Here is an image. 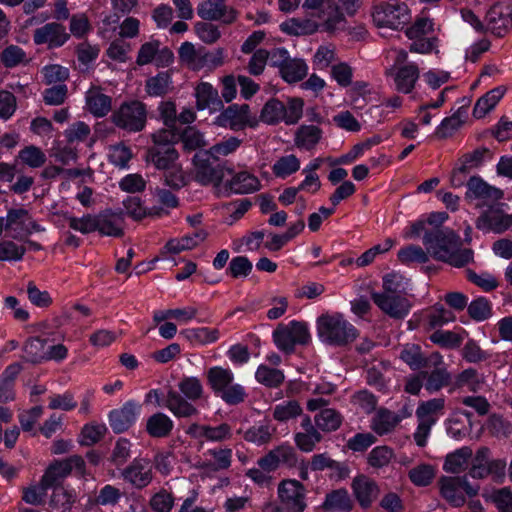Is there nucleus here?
<instances>
[{"label":"nucleus","instance_id":"43","mask_svg":"<svg viewBox=\"0 0 512 512\" xmlns=\"http://www.w3.org/2000/svg\"><path fill=\"white\" fill-rule=\"evenodd\" d=\"M75 502L76 494L73 491L67 490L63 486L53 488L50 504L54 509L60 512H68Z\"/></svg>","mask_w":512,"mask_h":512},{"label":"nucleus","instance_id":"29","mask_svg":"<svg viewBox=\"0 0 512 512\" xmlns=\"http://www.w3.org/2000/svg\"><path fill=\"white\" fill-rule=\"evenodd\" d=\"M225 187L235 194H249L260 190L261 183L255 175L240 171L226 182Z\"/></svg>","mask_w":512,"mask_h":512},{"label":"nucleus","instance_id":"30","mask_svg":"<svg viewBox=\"0 0 512 512\" xmlns=\"http://www.w3.org/2000/svg\"><path fill=\"white\" fill-rule=\"evenodd\" d=\"M179 153L176 148H147L145 160L158 170H164L176 164Z\"/></svg>","mask_w":512,"mask_h":512},{"label":"nucleus","instance_id":"47","mask_svg":"<svg viewBox=\"0 0 512 512\" xmlns=\"http://www.w3.org/2000/svg\"><path fill=\"white\" fill-rule=\"evenodd\" d=\"M256 380L267 387L277 388L285 379L283 372L267 365H260L255 373Z\"/></svg>","mask_w":512,"mask_h":512},{"label":"nucleus","instance_id":"2","mask_svg":"<svg viewBox=\"0 0 512 512\" xmlns=\"http://www.w3.org/2000/svg\"><path fill=\"white\" fill-rule=\"evenodd\" d=\"M182 396L175 390L167 392L164 406L177 418H191L199 414L190 401H196L203 395V385L197 377H185L178 383Z\"/></svg>","mask_w":512,"mask_h":512},{"label":"nucleus","instance_id":"45","mask_svg":"<svg viewBox=\"0 0 512 512\" xmlns=\"http://www.w3.org/2000/svg\"><path fill=\"white\" fill-rule=\"evenodd\" d=\"M171 75L168 71L160 72L146 81L145 89L150 96H164L171 90Z\"/></svg>","mask_w":512,"mask_h":512},{"label":"nucleus","instance_id":"25","mask_svg":"<svg viewBox=\"0 0 512 512\" xmlns=\"http://www.w3.org/2000/svg\"><path fill=\"white\" fill-rule=\"evenodd\" d=\"M139 406L133 402H126L121 408L115 409L109 414V423L115 433L128 430L136 420Z\"/></svg>","mask_w":512,"mask_h":512},{"label":"nucleus","instance_id":"20","mask_svg":"<svg viewBox=\"0 0 512 512\" xmlns=\"http://www.w3.org/2000/svg\"><path fill=\"white\" fill-rule=\"evenodd\" d=\"M125 481L138 489L148 486L152 479V466L145 458H135L121 473Z\"/></svg>","mask_w":512,"mask_h":512},{"label":"nucleus","instance_id":"59","mask_svg":"<svg viewBox=\"0 0 512 512\" xmlns=\"http://www.w3.org/2000/svg\"><path fill=\"white\" fill-rule=\"evenodd\" d=\"M429 253L420 246L409 245L398 252L399 260L404 264L412 262L426 263L429 260Z\"/></svg>","mask_w":512,"mask_h":512},{"label":"nucleus","instance_id":"51","mask_svg":"<svg viewBox=\"0 0 512 512\" xmlns=\"http://www.w3.org/2000/svg\"><path fill=\"white\" fill-rule=\"evenodd\" d=\"M323 439V435L319 430L296 432L294 435V442L296 447L305 453L312 452L316 445Z\"/></svg>","mask_w":512,"mask_h":512},{"label":"nucleus","instance_id":"19","mask_svg":"<svg viewBox=\"0 0 512 512\" xmlns=\"http://www.w3.org/2000/svg\"><path fill=\"white\" fill-rule=\"evenodd\" d=\"M32 217L28 210L11 209L8 211L5 230L15 239L25 240L30 236Z\"/></svg>","mask_w":512,"mask_h":512},{"label":"nucleus","instance_id":"58","mask_svg":"<svg viewBox=\"0 0 512 512\" xmlns=\"http://www.w3.org/2000/svg\"><path fill=\"white\" fill-rule=\"evenodd\" d=\"M0 60L6 68L15 67L24 61L28 62L26 52L17 45H9L0 54Z\"/></svg>","mask_w":512,"mask_h":512},{"label":"nucleus","instance_id":"56","mask_svg":"<svg viewBox=\"0 0 512 512\" xmlns=\"http://www.w3.org/2000/svg\"><path fill=\"white\" fill-rule=\"evenodd\" d=\"M469 316L475 321H484L491 317V303L485 297L473 300L467 307Z\"/></svg>","mask_w":512,"mask_h":512},{"label":"nucleus","instance_id":"28","mask_svg":"<svg viewBox=\"0 0 512 512\" xmlns=\"http://www.w3.org/2000/svg\"><path fill=\"white\" fill-rule=\"evenodd\" d=\"M325 512H351L354 502L345 488L335 489L327 493L321 506Z\"/></svg>","mask_w":512,"mask_h":512},{"label":"nucleus","instance_id":"37","mask_svg":"<svg viewBox=\"0 0 512 512\" xmlns=\"http://www.w3.org/2000/svg\"><path fill=\"white\" fill-rule=\"evenodd\" d=\"M342 421V415L332 408L321 409L314 417L316 427L323 432H334L338 430Z\"/></svg>","mask_w":512,"mask_h":512},{"label":"nucleus","instance_id":"55","mask_svg":"<svg viewBox=\"0 0 512 512\" xmlns=\"http://www.w3.org/2000/svg\"><path fill=\"white\" fill-rule=\"evenodd\" d=\"M152 146L149 148H175L174 145L179 140L178 134L173 128L160 129L151 135Z\"/></svg>","mask_w":512,"mask_h":512},{"label":"nucleus","instance_id":"16","mask_svg":"<svg viewBox=\"0 0 512 512\" xmlns=\"http://www.w3.org/2000/svg\"><path fill=\"white\" fill-rule=\"evenodd\" d=\"M486 27L497 37H503L512 28V7L495 4L486 14Z\"/></svg>","mask_w":512,"mask_h":512},{"label":"nucleus","instance_id":"33","mask_svg":"<svg viewBox=\"0 0 512 512\" xmlns=\"http://www.w3.org/2000/svg\"><path fill=\"white\" fill-rule=\"evenodd\" d=\"M207 232L203 229L197 230L192 235L184 236L180 239H171L164 246L162 253L178 254L184 250H190L202 243L206 237Z\"/></svg>","mask_w":512,"mask_h":512},{"label":"nucleus","instance_id":"62","mask_svg":"<svg viewBox=\"0 0 512 512\" xmlns=\"http://www.w3.org/2000/svg\"><path fill=\"white\" fill-rule=\"evenodd\" d=\"M242 143V140L237 137H229L207 150L215 161H218L220 156H227L236 151Z\"/></svg>","mask_w":512,"mask_h":512},{"label":"nucleus","instance_id":"23","mask_svg":"<svg viewBox=\"0 0 512 512\" xmlns=\"http://www.w3.org/2000/svg\"><path fill=\"white\" fill-rule=\"evenodd\" d=\"M351 488L359 505L366 509L379 494L377 483L366 475H358L352 481Z\"/></svg>","mask_w":512,"mask_h":512},{"label":"nucleus","instance_id":"61","mask_svg":"<svg viewBox=\"0 0 512 512\" xmlns=\"http://www.w3.org/2000/svg\"><path fill=\"white\" fill-rule=\"evenodd\" d=\"M271 58L272 50L258 49L255 51L248 63L249 73L255 76L260 75L264 71L267 63L271 66Z\"/></svg>","mask_w":512,"mask_h":512},{"label":"nucleus","instance_id":"14","mask_svg":"<svg viewBox=\"0 0 512 512\" xmlns=\"http://www.w3.org/2000/svg\"><path fill=\"white\" fill-rule=\"evenodd\" d=\"M488 206L475 222L477 229L500 234L512 226V214H506L499 204Z\"/></svg>","mask_w":512,"mask_h":512},{"label":"nucleus","instance_id":"8","mask_svg":"<svg viewBox=\"0 0 512 512\" xmlns=\"http://www.w3.org/2000/svg\"><path fill=\"white\" fill-rule=\"evenodd\" d=\"M440 495L453 507H462L466 497H474L479 486L469 483L467 476H443L438 481Z\"/></svg>","mask_w":512,"mask_h":512},{"label":"nucleus","instance_id":"40","mask_svg":"<svg viewBox=\"0 0 512 512\" xmlns=\"http://www.w3.org/2000/svg\"><path fill=\"white\" fill-rule=\"evenodd\" d=\"M421 375L426 379L424 386L430 393L437 392L443 387L448 386L452 380L451 374L444 367H435L431 373L421 372Z\"/></svg>","mask_w":512,"mask_h":512},{"label":"nucleus","instance_id":"54","mask_svg":"<svg viewBox=\"0 0 512 512\" xmlns=\"http://www.w3.org/2000/svg\"><path fill=\"white\" fill-rule=\"evenodd\" d=\"M106 431L105 425L87 424L81 430L79 443L83 446L94 445L105 436Z\"/></svg>","mask_w":512,"mask_h":512},{"label":"nucleus","instance_id":"57","mask_svg":"<svg viewBox=\"0 0 512 512\" xmlns=\"http://www.w3.org/2000/svg\"><path fill=\"white\" fill-rule=\"evenodd\" d=\"M393 456L394 452L390 447L377 446L368 454L367 462L373 468H382L391 462Z\"/></svg>","mask_w":512,"mask_h":512},{"label":"nucleus","instance_id":"26","mask_svg":"<svg viewBox=\"0 0 512 512\" xmlns=\"http://www.w3.org/2000/svg\"><path fill=\"white\" fill-rule=\"evenodd\" d=\"M86 109L95 117L106 116L112 110V98L102 92L100 86L92 85L85 93Z\"/></svg>","mask_w":512,"mask_h":512},{"label":"nucleus","instance_id":"7","mask_svg":"<svg viewBox=\"0 0 512 512\" xmlns=\"http://www.w3.org/2000/svg\"><path fill=\"white\" fill-rule=\"evenodd\" d=\"M372 17L377 27L393 30L402 29L410 20L408 6L399 0L383 1L374 5Z\"/></svg>","mask_w":512,"mask_h":512},{"label":"nucleus","instance_id":"3","mask_svg":"<svg viewBox=\"0 0 512 512\" xmlns=\"http://www.w3.org/2000/svg\"><path fill=\"white\" fill-rule=\"evenodd\" d=\"M207 383L216 396L230 406L245 402L248 394L243 385L234 382V373L228 368L214 366L206 372Z\"/></svg>","mask_w":512,"mask_h":512},{"label":"nucleus","instance_id":"10","mask_svg":"<svg viewBox=\"0 0 512 512\" xmlns=\"http://www.w3.org/2000/svg\"><path fill=\"white\" fill-rule=\"evenodd\" d=\"M310 334L305 322L291 321L288 324H279L273 331V340L276 346L291 353L296 344L305 345L309 342Z\"/></svg>","mask_w":512,"mask_h":512},{"label":"nucleus","instance_id":"63","mask_svg":"<svg viewBox=\"0 0 512 512\" xmlns=\"http://www.w3.org/2000/svg\"><path fill=\"white\" fill-rule=\"evenodd\" d=\"M164 184L172 189H180L186 185L185 176L181 165L177 162L169 168L163 170Z\"/></svg>","mask_w":512,"mask_h":512},{"label":"nucleus","instance_id":"46","mask_svg":"<svg viewBox=\"0 0 512 512\" xmlns=\"http://www.w3.org/2000/svg\"><path fill=\"white\" fill-rule=\"evenodd\" d=\"M217 124L229 127L231 130H241L247 126V122L243 119L238 111V105L233 104L227 107L216 119Z\"/></svg>","mask_w":512,"mask_h":512},{"label":"nucleus","instance_id":"48","mask_svg":"<svg viewBox=\"0 0 512 512\" xmlns=\"http://www.w3.org/2000/svg\"><path fill=\"white\" fill-rule=\"evenodd\" d=\"M490 462V450L487 447H480L473 459L469 475L474 479H483L487 477V466Z\"/></svg>","mask_w":512,"mask_h":512},{"label":"nucleus","instance_id":"31","mask_svg":"<svg viewBox=\"0 0 512 512\" xmlns=\"http://www.w3.org/2000/svg\"><path fill=\"white\" fill-rule=\"evenodd\" d=\"M402 418L388 409L381 408L371 420V429L380 436L388 434L398 426Z\"/></svg>","mask_w":512,"mask_h":512},{"label":"nucleus","instance_id":"1","mask_svg":"<svg viewBox=\"0 0 512 512\" xmlns=\"http://www.w3.org/2000/svg\"><path fill=\"white\" fill-rule=\"evenodd\" d=\"M423 244L435 260L456 268L465 267L474 260V252L468 248H461V238L450 229L436 228L426 232Z\"/></svg>","mask_w":512,"mask_h":512},{"label":"nucleus","instance_id":"11","mask_svg":"<svg viewBox=\"0 0 512 512\" xmlns=\"http://www.w3.org/2000/svg\"><path fill=\"white\" fill-rule=\"evenodd\" d=\"M195 180L201 185L214 184L219 186L224 178V171L233 174V169L225 168L217 163L208 151L198 153L194 156Z\"/></svg>","mask_w":512,"mask_h":512},{"label":"nucleus","instance_id":"9","mask_svg":"<svg viewBox=\"0 0 512 512\" xmlns=\"http://www.w3.org/2000/svg\"><path fill=\"white\" fill-rule=\"evenodd\" d=\"M271 66L278 69L281 78L289 84L303 80L308 74L304 59L292 58L285 48H273Z\"/></svg>","mask_w":512,"mask_h":512},{"label":"nucleus","instance_id":"50","mask_svg":"<svg viewBox=\"0 0 512 512\" xmlns=\"http://www.w3.org/2000/svg\"><path fill=\"white\" fill-rule=\"evenodd\" d=\"M184 149L193 151L203 148L207 145L204 134L194 126H187L179 135Z\"/></svg>","mask_w":512,"mask_h":512},{"label":"nucleus","instance_id":"53","mask_svg":"<svg viewBox=\"0 0 512 512\" xmlns=\"http://www.w3.org/2000/svg\"><path fill=\"white\" fill-rule=\"evenodd\" d=\"M482 384L483 380L479 377L477 370L474 368L463 370L457 375L454 382L455 388L467 387L471 392H477Z\"/></svg>","mask_w":512,"mask_h":512},{"label":"nucleus","instance_id":"36","mask_svg":"<svg viewBox=\"0 0 512 512\" xmlns=\"http://www.w3.org/2000/svg\"><path fill=\"white\" fill-rule=\"evenodd\" d=\"M472 450L469 447H462L446 456L443 469L452 474H459L467 467L472 457Z\"/></svg>","mask_w":512,"mask_h":512},{"label":"nucleus","instance_id":"60","mask_svg":"<svg viewBox=\"0 0 512 512\" xmlns=\"http://www.w3.org/2000/svg\"><path fill=\"white\" fill-rule=\"evenodd\" d=\"M435 476L434 468L428 464L418 465L409 471V478L417 486H427Z\"/></svg>","mask_w":512,"mask_h":512},{"label":"nucleus","instance_id":"17","mask_svg":"<svg viewBox=\"0 0 512 512\" xmlns=\"http://www.w3.org/2000/svg\"><path fill=\"white\" fill-rule=\"evenodd\" d=\"M378 308L394 319L405 318L411 309V302L403 295H371Z\"/></svg>","mask_w":512,"mask_h":512},{"label":"nucleus","instance_id":"15","mask_svg":"<svg viewBox=\"0 0 512 512\" xmlns=\"http://www.w3.org/2000/svg\"><path fill=\"white\" fill-rule=\"evenodd\" d=\"M503 197V192L489 184L481 177L472 176L467 181L465 198L468 201L479 200L480 205H490Z\"/></svg>","mask_w":512,"mask_h":512},{"label":"nucleus","instance_id":"18","mask_svg":"<svg viewBox=\"0 0 512 512\" xmlns=\"http://www.w3.org/2000/svg\"><path fill=\"white\" fill-rule=\"evenodd\" d=\"M200 18L207 21L221 20L231 24L236 20V11L224 4V0H204L197 8Z\"/></svg>","mask_w":512,"mask_h":512},{"label":"nucleus","instance_id":"24","mask_svg":"<svg viewBox=\"0 0 512 512\" xmlns=\"http://www.w3.org/2000/svg\"><path fill=\"white\" fill-rule=\"evenodd\" d=\"M69 39L65 27L59 23H47L34 31V42L48 44L49 48L62 46Z\"/></svg>","mask_w":512,"mask_h":512},{"label":"nucleus","instance_id":"22","mask_svg":"<svg viewBox=\"0 0 512 512\" xmlns=\"http://www.w3.org/2000/svg\"><path fill=\"white\" fill-rule=\"evenodd\" d=\"M97 230L101 235L122 237L124 235V215L122 212L105 210L96 215Z\"/></svg>","mask_w":512,"mask_h":512},{"label":"nucleus","instance_id":"12","mask_svg":"<svg viewBox=\"0 0 512 512\" xmlns=\"http://www.w3.org/2000/svg\"><path fill=\"white\" fill-rule=\"evenodd\" d=\"M85 462L81 456L73 455L63 460H55L46 469L41 478V489L61 486L73 468L83 471Z\"/></svg>","mask_w":512,"mask_h":512},{"label":"nucleus","instance_id":"39","mask_svg":"<svg viewBox=\"0 0 512 512\" xmlns=\"http://www.w3.org/2000/svg\"><path fill=\"white\" fill-rule=\"evenodd\" d=\"M322 130L314 125H302L295 134V145L307 150L313 149L320 141Z\"/></svg>","mask_w":512,"mask_h":512},{"label":"nucleus","instance_id":"35","mask_svg":"<svg viewBox=\"0 0 512 512\" xmlns=\"http://www.w3.org/2000/svg\"><path fill=\"white\" fill-rule=\"evenodd\" d=\"M180 334L190 343L197 345H208L215 343L220 338L218 328L195 327L183 329Z\"/></svg>","mask_w":512,"mask_h":512},{"label":"nucleus","instance_id":"27","mask_svg":"<svg viewBox=\"0 0 512 512\" xmlns=\"http://www.w3.org/2000/svg\"><path fill=\"white\" fill-rule=\"evenodd\" d=\"M195 96L198 110L208 108L211 111H218L223 107L218 91L210 83H199L195 89Z\"/></svg>","mask_w":512,"mask_h":512},{"label":"nucleus","instance_id":"64","mask_svg":"<svg viewBox=\"0 0 512 512\" xmlns=\"http://www.w3.org/2000/svg\"><path fill=\"white\" fill-rule=\"evenodd\" d=\"M173 505V496L164 489L154 494L150 499V506L154 512H170Z\"/></svg>","mask_w":512,"mask_h":512},{"label":"nucleus","instance_id":"49","mask_svg":"<svg viewBox=\"0 0 512 512\" xmlns=\"http://www.w3.org/2000/svg\"><path fill=\"white\" fill-rule=\"evenodd\" d=\"M302 412L303 409L298 401L289 400L275 406L273 417L279 422H286L301 416Z\"/></svg>","mask_w":512,"mask_h":512},{"label":"nucleus","instance_id":"42","mask_svg":"<svg viewBox=\"0 0 512 512\" xmlns=\"http://www.w3.org/2000/svg\"><path fill=\"white\" fill-rule=\"evenodd\" d=\"M503 95L504 90L501 87L492 89L491 91L487 92L484 96L477 100L473 109V116L478 119L483 118L496 106Z\"/></svg>","mask_w":512,"mask_h":512},{"label":"nucleus","instance_id":"5","mask_svg":"<svg viewBox=\"0 0 512 512\" xmlns=\"http://www.w3.org/2000/svg\"><path fill=\"white\" fill-rule=\"evenodd\" d=\"M180 60L191 70L198 71L203 68L214 70L224 63V50L217 48L209 51L205 47L196 48L190 42H184L179 48Z\"/></svg>","mask_w":512,"mask_h":512},{"label":"nucleus","instance_id":"41","mask_svg":"<svg viewBox=\"0 0 512 512\" xmlns=\"http://www.w3.org/2000/svg\"><path fill=\"white\" fill-rule=\"evenodd\" d=\"M383 291L372 292L371 295H403L406 294L408 280L399 273H389L383 277Z\"/></svg>","mask_w":512,"mask_h":512},{"label":"nucleus","instance_id":"4","mask_svg":"<svg viewBox=\"0 0 512 512\" xmlns=\"http://www.w3.org/2000/svg\"><path fill=\"white\" fill-rule=\"evenodd\" d=\"M317 333L322 342L334 346L347 345L358 336L357 329L340 313H327L319 316Z\"/></svg>","mask_w":512,"mask_h":512},{"label":"nucleus","instance_id":"21","mask_svg":"<svg viewBox=\"0 0 512 512\" xmlns=\"http://www.w3.org/2000/svg\"><path fill=\"white\" fill-rule=\"evenodd\" d=\"M186 433L194 439H205L212 442H221L232 436L231 427L227 423H221L215 427L193 423L188 427Z\"/></svg>","mask_w":512,"mask_h":512},{"label":"nucleus","instance_id":"38","mask_svg":"<svg viewBox=\"0 0 512 512\" xmlns=\"http://www.w3.org/2000/svg\"><path fill=\"white\" fill-rule=\"evenodd\" d=\"M419 77V70L415 64H408L401 68L396 73L395 83L399 92L408 94L410 93Z\"/></svg>","mask_w":512,"mask_h":512},{"label":"nucleus","instance_id":"13","mask_svg":"<svg viewBox=\"0 0 512 512\" xmlns=\"http://www.w3.org/2000/svg\"><path fill=\"white\" fill-rule=\"evenodd\" d=\"M304 485L297 480H283L278 485V497L291 512H303L306 508Z\"/></svg>","mask_w":512,"mask_h":512},{"label":"nucleus","instance_id":"6","mask_svg":"<svg viewBox=\"0 0 512 512\" xmlns=\"http://www.w3.org/2000/svg\"><path fill=\"white\" fill-rule=\"evenodd\" d=\"M111 122L129 133L141 132L147 124L146 105L139 100L125 101L113 111Z\"/></svg>","mask_w":512,"mask_h":512},{"label":"nucleus","instance_id":"44","mask_svg":"<svg viewBox=\"0 0 512 512\" xmlns=\"http://www.w3.org/2000/svg\"><path fill=\"white\" fill-rule=\"evenodd\" d=\"M285 117V105L278 99L272 98L263 106L260 119L266 124L274 125L283 121Z\"/></svg>","mask_w":512,"mask_h":512},{"label":"nucleus","instance_id":"52","mask_svg":"<svg viewBox=\"0 0 512 512\" xmlns=\"http://www.w3.org/2000/svg\"><path fill=\"white\" fill-rule=\"evenodd\" d=\"M300 168V161L294 155L290 154L287 156L280 157L273 165L272 171L275 176L285 178L295 172H297Z\"/></svg>","mask_w":512,"mask_h":512},{"label":"nucleus","instance_id":"34","mask_svg":"<svg viewBox=\"0 0 512 512\" xmlns=\"http://www.w3.org/2000/svg\"><path fill=\"white\" fill-rule=\"evenodd\" d=\"M445 399L442 397L433 398L419 403L416 409L417 420L436 424L438 418L443 415Z\"/></svg>","mask_w":512,"mask_h":512},{"label":"nucleus","instance_id":"32","mask_svg":"<svg viewBox=\"0 0 512 512\" xmlns=\"http://www.w3.org/2000/svg\"><path fill=\"white\" fill-rule=\"evenodd\" d=\"M174 428L172 419L162 412H157L148 417L146 421V432L152 438H166Z\"/></svg>","mask_w":512,"mask_h":512}]
</instances>
